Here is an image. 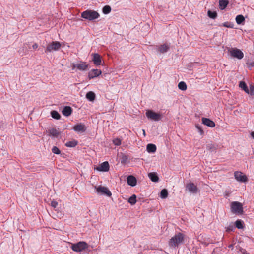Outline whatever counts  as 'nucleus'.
Segmentation results:
<instances>
[{"label":"nucleus","mask_w":254,"mask_h":254,"mask_svg":"<svg viewBox=\"0 0 254 254\" xmlns=\"http://www.w3.org/2000/svg\"><path fill=\"white\" fill-rule=\"evenodd\" d=\"M103 13L105 14H109L111 11V8L109 5H106L103 7Z\"/></svg>","instance_id":"nucleus-33"},{"label":"nucleus","mask_w":254,"mask_h":254,"mask_svg":"<svg viewBox=\"0 0 254 254\" xmlns=\"http://www.w3.org/2000/svg\"><path fill=\"white\" fill-rule=\"evenodd\" d=\"M229 248H231V249H233V244H231V245H230L229 246Z\"/></svg>","instance_id":"nucleus-47"},{"label":"nucleus","mask_w":254,"mask_h":254,"mask_svg":"<svg viewBox=\"0 0 254 254\" xmlns=\"http://www.w3.org/2000/svg\"><path fill=\"white\" fill-rule=\"evenodd\" d=\"M128 202L131 205H134L136 202V196L135 194L131 195L128 199Z\"/></svg>","instance_id":"nucleus-30"},{"label":"nucleus","mask_w":254,"mask_h":254,"mask_svg":"<svg viewBox=\"0 0 254 254\" xmlns=\"http://www.w3.org/2000/svg\"><path fill=\"white\" fill-rule=\"evenodd\" d=\"M51 115L52 117L55 119L58 120L60 119L61 118V116L59 114V113L57 111L55 110L51 111Z\"/></svg>","instance_id":"nucleus-27"},{"label":"nucleus","mask_w":254,"mask_h":254,"mask_svg":"<svg viewBox=\"0 0 254 254\" xmlns=\"http://www.w3.org/2000/svg\"><path fill=\"white\" fill-rule=\"evenodd\" d=\"M126 157L125 156L123 157L122 160V162L123 161H125L126 160Z\"/></svg>","instance_id":"nucleus-46"},{"label":"nucleus","mask_w":254,"mask_h":254,"mask_svg":"<svg viewBox=\"0 0 254 254\" xmlns=\"http://www.w3.org/2000/svg\"><path fill=\"white\" fill-rule=\"evenodd\" d=\"M92 61L94 64L96 66H99L102 64V59L100 55L98 53H93L92 54Z\"/></svg>","instance_id":"nucleus-12"},{"label":"nucleus","mask_w":254,"mask_h":254,"mask_svg":"<svg viewBox=\"0 0 254 254\" xmlns=\"http://www.w3.org/2000/svg\"><path fill=\"white\" fill-rule=\"evenodd\" d=\"M122 140L120 138H117L113 140V144L116 146H119L121 144Z\"/></svg>","instance_id":"nucleus-36"},{"label":"nucleus","mask_w":254,"mask_h":254,"mask_svg":"<svg viewBox=\"0 0 254 254\" xmlns=\"http://www.w3.org/2000/svg\"><path fill=\"white\" fill-rule=\"evenodd\" d=\"M202 123L210 127H214L215 126V123L210 119L206 118H202Z\"/></svg>","instance_id":"nucleus-16"},{"label":"nucleus","mask_w":254,"mask_h":254,"mask_svg":"<svg viewBox=\"0 0 254 254\" xmlns=\"http://www.w3.org/2000/svg\"><path fill=\"white\" fill-rule=\"evenodd\" d=\"M146 150L149 153H154L156 150V146L153 144H148L147 145Z\"/></svg>","instance_id":"nucleus-21"},{"label":"nucleus","mask_w":254,"mask_h":254,"mask_svg":"<svg viewBox=\"0 0 254 254\" xmlns=\"http://www.w3.org/2000/svg\"><path fill=\"white\" fill-rule=\"evenodd\" d=\"M240 251L242 254H249V253H248L245 249H244L243 248H240Z\"/></svg>","instance_id":"nucleus-42"},{"label":"nucleus","mask_w":254,"mask_h":254,"mask_svg":"<svg viewBox=\"0 0 254 254\" xmlns=\"http://www.w3.org/2000/svg\"><path fill=\"white\" fill-rule=\"evenodd\" d=\"M234 177L235 179L239 182H246L247 181V177L245 175H244L241 172H235L234 173Z\"/></svg>","instance_id":"nucleus-13"},{"label":"nucleus","mask_w":254,"mask_h":254,"mask_svg":"<svg viewBox=\"0 0 254 254\" xmlns=\"http://www.w3.org/2000/svg\"><path fill=\"white\" fill-rule=\"evenodd\" d=\"M86 98L90 101H93L95 98V94L93 92L89 91L86 95Z\"/></svg>","instance_id":"nucleus-22"},{"label":"nucleus","mask_w":254,"mask_h":254,"mask_svg":"<svg viewBox=\"0 0 254 254\" xmlns=\"http://www.w3.org/2000/svg\"><path fill=\"white\" fill-rule=\"evenodd\" d=\"M250 65L252 67H253L254 66V62H252V63H250Z\"/></svg>","instance_id":"nucleus-45"},{"label":"nucleus","mask_w":254,"mask_h":254,"mask_svg":"<svg viewBox=\"0 0 254 254\" xmlns=\"http://www.w3.org/2000/svg\"><path fill=\"white\" fill-rule=\"evenodd\" d=\"M88 67V65L84 62H80L76 64H73L72 66V69L77 68L80 71H85Z\"/></svg>","instance_id":"nucleus-10"},{"label":"nucleus","mask_w":254,"mask_h":254,"mask_svg":"<svg viewBox=\"0 0 254 254\" xmlns=\"http://www.w3.org/2000/svg\"><path fill=\"white\" fill-rule=\"evenodd\" d=\"M58 205V202L55 200H53L52 202H51V206L54 207V208H56Z\"/></svg>","instance_id":"nucleus-40"},{"label":"nucleus","mask_w":254,"mask_h":254,"mask_svg":"<svg viewBox=\"0 0 254 254\" xmlns=\"http://www.w3.org/2000/svg\"><path fill=\"white\" fill-rule=\"evenodd\" d=\"M228 51L230 55L233 58L240 60L244 57L243 52L237 48H229Z\"/></svg>","instance_id":"nucleus-5"},{"label":"nucleus","mask_w":254,"mask_h":254,"mask_svg":"<svg viewBox=\"0 0 254 254\" xmlns=\"http://www.w3.org/2000/svg\"><path fill=\"white\" fill-rule=\"evenodd\" d=\"M169 48V45L167 44H164L157 46V50L160 53H164L168 51Z\"/></svg>","instance_id":"nucleus-18"},{"label":"nucleus","mask_w":254,"mask_h":254,"mask_svg":"<svg viewBox=\"0 0 254 254\" xmlns=\"http://www.w3.org/2000/svg\"><path fill=\"white\" fill-rule=\"evenodd\" d=\"M38 47V45L37 44L35 43L32 45V47L33 49H37Z\"/></svg>","instance_id":"nucleus-43"},{"label":"nucleus","mask_w":254,"mask_h":254,"mask_svg":"<svg viewBox=\"0 0 254 254\" xmlns=\"http://www.w3.org/2000/svg\"><path fill=\"white\" fill-rule=\"evenodd\" d=\"M101 74L102 71L101 70L97 69H93L88 72V78L90 79H91L99 76Z\"/></svg>","instance_id":"nucleus-14"},{"label":"nucleus","mask_w":254,"mask_h":254,"mask_svg":"<svg viewBox=\"0 0 254 254\" xmlns=\"http://www.w3.org/2000/svg\"><path fill=\"white\" fill-rule=\"evenodd\" d=\"M250 92H249V93L251 95H254V87L253 86H250Z\"/></svg>","instance_id":"nucleus-41"},{"label":"nucleus","mask_w":254,"mask_h":254,"mask_svg":"<svg viewBox=\"0 0 254 254\" xmlns=\"http://www.w3.org/2000/svg\"><path fill=\"white\" fill-rule=\"evenodd\" d=\"M239 87L243 89L245 92L249 93V90L248 89L247 84L245 82L240 81L239 83Z\"/></svg>","instance_id":"nucleus-25"},{"label":"nucleus","mask_w":254,"mask_h":254,"mask_svg":"<svg viewBox=\"0 0 254 254\" xmlns=\"http://www.w3.org/2000/svg\"><path fill=\"white\" fill-rule=\"evenodd\" d=\"M235 228L238 229H242L243 228V222L241 220H237L235 223Z\"/></svg>","instance_id":"nucleus-32"},{"label":"nucleus","mask_w":254,"mask_h":254,"mask_svg":"<svg viewBox=\"0 0 254 254\" xmlns=\"http://www.w3.org/2000/svg\"><path fill=\"white\" fill-rule=\"evenodd\" d=\"M49 133L50 135L57 137L59 135V131L55 128H52L49 131Z\"/></svg>","instance_id":"nucleus-28"},{"label":"nucleus","mask_w":254,"mask_h":254,"mask_svg":"<svg viewBox=\"0 0 254 254\" xmlns=\"http://www.w3.org/2000/svg\"><path fill=\"white\" fill-rule=\"evenodd\" d=\"M72 112V109L71 107L67 106L64 107L63 110H62L63 114L66 117L70 116Z\"/></svg>","instance_id":"nucleus-19"},{"label":"nucleus","mask_w":254,"mask_h":254,"mask_svg":"<svg viewBox=\"0 0 254 254\" xmlns=\"http://www.w3.org/2000/svg\"><path fill=\"white\" fill-rule=\"evenodd\" d=\"M226 231L228 232L233 231L235 229V227L234 224H230L229 226L226 227Z\"/></svg>","instance_id":"nucleus-35"},{"label":"nucleus","mask_w":254,"mask_h":254,"mask_svg":"<svg viewBox=\"0 0 254 254\" xmlns=\"http://www.w3.org/2000/svg\"><path fill=\"white\" fill-rule=\"evenodd\" d=\"M234 24L233 23L225 22L223 23V26L227 28H233Z\"/></svg>","instance_id":"nucleus-37"},{"label":"nucleus","mask_w":254,"mask_h":254,"mask_svg":"<svg viewBox=\"0 0 254 254\" xmlns=\"http://www.w3.org/2000/svg\"><path fill=\"white\" fill-rule=\"evenodd\" d=\"M88 248V244L84 241H80L75 244H72L71 248L76 252H81Z\"/></svg>","instance_id":"nucleus-4"},{"label":"nucleus","mask_w":254,"mask_h":254,"mask_svg":"<svg viewBox=\"0 0 254 254\" xmlns=\"http://www.w3.org/2000/svg\"><path fill=\"white\" fill-rule=\"evenodd\" d=\"M186 190L189 192L196 194L198 192V188L197 186L193 183H187L186 186Z\"/></svg>","instance_id":"nucleus-9"},{"label":"nucleus","mask_w":254,"mask_h":254,"mask_svg":"<svg viewBox=\"0 0 254 254\" xmlns=\"http://www.w3.org/2000/svg\"><path fill=\"white\" fill-rule=\"evenodd\" d=\"M208 16L212 19H215L217 17V13L215 11H212L211 10L208 11Z\"/></svg>","instance_id":"nucleus-34"},{"label":"nucleus","mask_w":254,"mask_h":254,"mask_svg":"<svg viewBox=\"0 0 254 254\" xmlns=\"http://www.w3.org/2000/svg\"><path fill=\"white\" fill-rule=\"evenodd\" d=\"M61 47L60 42L58 41H53L52 43H49L46 50L45 52H51L52 51H58Z\"/></svg>","instance_id":"nucleus-6"},{"label":"nucleus","mask_w":254,"mask_h":254,"mask_svg":"<svg viewBox=\"0 0 254 254\" xmlns=\"http://www.w3.org/2000/svg\"><path fill=\"white\" fill-rule=\"evenodd\" d=\"M148 176L149 179L153 182L156 183L159 181V177L157 173L151 172L148 173Z\"/></svg>","instance_id":"nucleus-20"},{"label":"nucleus","mask_w":254,"mask_h":254,"mask_svg":"<svg viewBox=\"0 0 254 254\" xmlns=\"http://www.w3.org/2000/svg\"><path fill=\"white\" fill-rule=\"evenodd\" d=\"M184 240V235L181 233H178L172 237L169 242V246L173 247H176L183 243Z\"/></svg>","instance_id":"nucleus-1"},{"label":"nucleus","mask_w":254,"mask_h":254,"mask_svg":"<svg viewBox=\"0 0 254 254\" xmlns=\"http://www.w3.org/2000/svg\"><path fill=\"white\" fill-rule=\"evenodd\" d=\"M219 7L221 9H224L228 4V1L226 0H219Z\"/></svg>","instance_id":"nucleus-23"},{"label":"nucleus","mask_w":254,"mask_h":254,"mask_svg":"<svg viewBox=\"0 0 254 254\" xmlns=\"http://www.w3.org/2000/svg\"><path fill=\"white\" fill-rule=\"evenodd\" d=\"M96 188V192L98 194L100 195H105L107 196H111L112 195L111 192L105 187L100 186Z\"/></svg>","instance_id":"nucleus-7"},{"label":"nucleus","mask_w":254,"mask_h":254,"mask_svg":"<svg viewBox=\"0 0 254 254\" xmlns=\"http://www.w3.org/2000/svg\"><path fill=\"white\" fill-rule=\"evenodd\" d=\"M178 86L179 89L182 91H185L187 89V85L184 81H181L179 82Z\"/></svg>","instance_id":"nucleus-29"},{"label":"nucleus","mask_w":254,"mask_h":254,"mask_svg":"<svg viewBox=\"0 0 254 254\" xmlns=\"http://www.w3.org/2000/svg\"><path fill=\"white\" fill-rule=\"evenodd\" d=\"M127 181L128 185L131 187L135 186L137 183L136 179L132 175H129L127 177Z\"/></svg>","instance_id":"nucleus-17"},{"label":"nucleus","mask_w":254,"mask_h":254,"mask_svg":"<svg viewBox=\"0 0 254 254\" xmlns=\"http://www.w3.org/2000/svg\"><path fill=\"white\" fill-rule=\"evenodd\" d=\"M81 17L89 21H93L100 16L97 11L92 10H86L81 13Z\"/></svg>","instance_id":"nucleus-2"},{"label":"nucleus","mask_w":254,"mask_h":254,"mask_svg":"<svg viewBox=\"0 0 254 254\" xmlns=\"http://www.w3.org/2000/svg\"><path fill=\"white\" fill-rule=\"evenodd\" d=\"M145 114L148 119L152 121H159L162 118V114L161 113H156L152 110H147Z\"/></svg>","instance_id":"nucleus-3"},{"label":"nucleus","mask_w":254,"mask_h":254,"mask_svg":"<svg viewBox=\"0 0 254 254\" xmlns=\"http://www.w3.org/2000/svg\"><path fill=\"white\" fill-rule=\"evenodd\" d=\"M143 134H144V135L145 136V130H143Z\"/></svg>","instance_id":"nucleus-48"},{"label":"nucleus","mask_w":254,"mask_h":254,"mask_svg":"<svg viewBox=\"0 0 254 254\" xmlns=\"http://www.w3.org/2000/svg\"><path fill=\"white\" fill-rule=\"evenodd\" d=\"M196 128H197L198 132L199 133V134L200 135H203L204 134V131L202 129V128H201V126L198 125H196Z\"/></svg>","instance_id":"nucleus-39"},{"label":"nucleus","mask_w":254,"mask_h":254,"mask_svg":"<svg viewBox=\"0 0 254 254\" xmlns=\"http://www.w3.org/2000/svg\"><path fill=\"white\" fill-rule=\"evenodd\" d=\"M251 135L252 137L254 139V131L251 132Z\"/></svg>","instance_id":"nucleus-44"},{"label":"nucleus","mask_w":254,"mask_h":254,"mask_svg":"<svg viewBox=\"0 0 254 254\" xmlns=\"http://www.w3.org/2000/svg\"><path fill=\"white\" fill-rule=\"evenodd\" d=\"M235 19L236 23L239 25L241 24L245 21V18L242 15H237Z\"/></svg>","instance_id":"nucleus-26"},{"label":"nucleus","mask_w":254,"mask_h":254,"mask_svg":"<svg viewBox=\"0 0 254 254\" xmlns=\"http://www.w3.org/2000/svg\"><path fill=\"white\" fill-rule=\"evenodd\" d=\"M78 142L75 140L67 141L65 143V146L68 147H74L77 145Z\"/></svg>","instance_id":"nucleus-24"},{"label":"nucleus","mask_w":254,"mask_h":254,"mask_svg":"<svg viewBox=\"0 0 254 254\" xmlns=\"http://www.w3.org/2000/svg\"><path fill=\"white\" fill-rule=\"evenodd\" d=\"M243 206L242 204L237 201L233 202L231 203V210L234 213H239L242 211Z\"/></svg>","instance_id":"nucleus-8"},{"label":"nucleus","mask_w":254,"mask_h":254,"mask_svg":"<svg viewBox=\"0 0 254 254\" xmlns=\"http://www.w3.org/2000/svg\"><path fill=\"white\" fill-rule=\"evenodd\" d=\"M168 194V193L167 190L165 189H164L161 190L160 196L161 198L165 199L167 197Z\"/></svg>","instance_id":"nucleus-31"},{"label":"nucleus","mask_w":254,"mask_h":254,"mask_svg":"<svg viewBox=\"0 0 254 254\" xmlns=\"http://www.w3.org/2000/svg\"><path fill=\"white\" fill-rule=\"evenodd\" d=\"M97 170L103 172L108 171L109 170V164L108 162L105 161L102 163L97 168Z\"/></svg>","instance_id":"nucleus-15"},{"label":"nucleus","mask_w":254,"mask_h":254,"mask_svg":"<svg viewBox=\"0 0 254 254\" xmlns=\"http://www.w3.org/2000/svg\"><path fill=\"white\" fill-rule=\"evenodd\" d=\"M73 129L74 131L77 133H81L84 132L86 131L87 127L83 123H79L75 125L73 127Z\"/></svg>","instance_id":"nucleus-11"},{"label":"nucleus","mask_w":254,"mask_h":254,"mask_svg":"<svg viewBox=\"0 0 254 254\" xmlns=\"http://www.w3.org/2000/svg\"><path fill=\"white\" fill-rule=\"evenodd\" d=\"M52 151L53 153L56 154H59L61 153L60 150L56 146H54L52 149Z\"/></svg>","instance_id":"nucleus-38"}]
</instances>
